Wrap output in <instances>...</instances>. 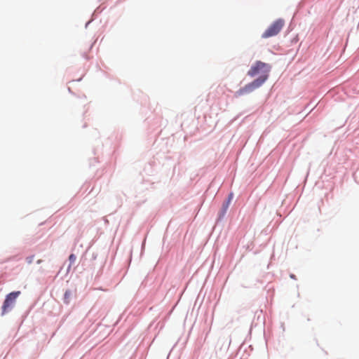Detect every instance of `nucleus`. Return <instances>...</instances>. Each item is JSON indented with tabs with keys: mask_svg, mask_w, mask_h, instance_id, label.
Instances as JSON below:
<instances>
[{
	"mask_svg": "<svg viewBox=\"0 0 359 359\" xmlns=\"http://www.w3.org/2000/svg\"><path fill=\"white\" fill-rule=\"evenodd\" d=\"M232 197H233V194H230V195L229 196V201H228V203L230 202V201L231 200ZM228 205H229V203H227L226 207L228 206Z\"/></svg>",
	"mask_w": 359,
	"mask_h": 359,
	"instance_id": "nucleus-7",
	"label": "nucleus"
},
{
	"mask_svg": "<svg viewBox=\"0 0 359 359\" xmlns=\"http://www.w3.org/2000/svg\"><path fill=\"white\" fill-rule=\"evenodd\" d=\"M20 291L13 292L6 295L2 306V315L10 311L15 305L16 299L20 294Z\"/></svg>",
	"mask_w": 359,
	"mask_h": 359,
	"instance_id": "nucleus-3",
	"label": "nucleus"
},
{
	"mask_svg": "<svg viewBox=\"0 0 359 359\" xmlns=\"http://www.w3.org/2000/svg\"><path fill=\"white\" fill-rule=\"evenodd\" d=\"M76 256L74 254H71L69 257V260L71 264L74 263L76 261Z\"/></svg>",
	"mask_w": 359,
	"mask_h": 359,
	"instance_id": "nucleus-6",
	"label": "nucleus"
},
{
	"mask_svg": "<svg viewBox=\"0 0 359 359\" xmlns=\"http://www.w3.org/2000/svg\"><path fill=\"white\" fill-rule=\"evenodd\" d=\"M72 297V292L70 290H67L64 294V303L66 304H69Z\"/></svg>",
	"mask_w": 359,
	"mask_h": 359,
	"instance_id": "nucleus-5",
	"label": "nucleus"
},
{
	"mask_svg": "<svg viewBox=\"0 0 359 359\" xmlns=\"http://www.w3.org/2000/svg\"><path fill=\"white\" fill-rule=\"evenodd\" d=\"M284 26V21L278 19L274 21L262 34V37L266 39L277 35Z\"/></svg>",
	"mask_w": 359,
	"mask_h": 359,
	"instance_id": "nucleus-2",
	"label": "nucleus"
},
{
	"mask_svg": "<svg viewBox=\"0 0 359 359\" xmlns=\"http://www.w3.org/2000/svg\"><path fill=\"white\" fill-rule=\"evenodd\" d=\"M271 69V67L269 64L256 61L248 70V75L251 77L259 75L257 79H261L264 83L268 79Z\"/></svg>",
	"mask_w": 359,
	"mask_h": 359,
	"instance_id": "nucleus-1",
	"label": "nucleus"
},
{
	"mask_svg": "<svg viewBox=\"0 0 359 359\" xmlns=\"http://www.w3.org/2000/svg\"><path fill=\"white\" fill-rule=\"evenodd\" d=\"M262 84V81L261 79H255L252 82L245 85L243 88L239 89L237 93L238 95L250 93L256 88L260 87Z\"/></svg>",
	"mask_w": 359,
	"mask_h": 359,
	"instance_id": "nucleus-4",
	"label": "nucleus"
}]
</instances>
